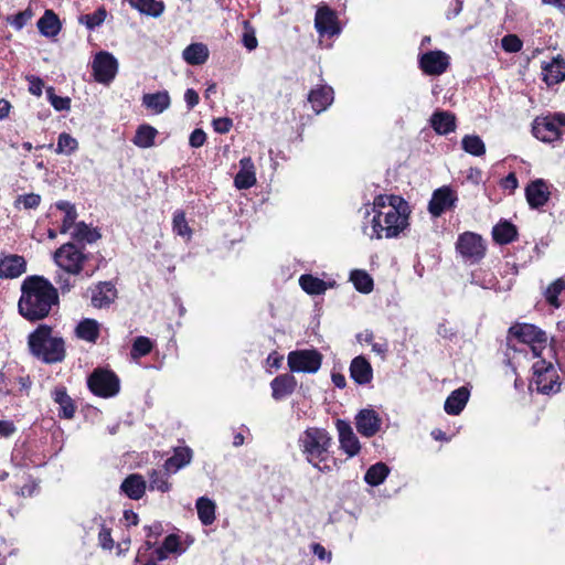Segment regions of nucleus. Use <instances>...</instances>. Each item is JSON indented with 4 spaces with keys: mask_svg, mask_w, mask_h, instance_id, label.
<instances>
[{
    "mask_svg": "<svg viewBox=\"0 0 565 565\" xmlns=\"http://www.w3.org/2000/svg\"><path fill=\"white\" fill-rule=\"evenodd\" d=\"M359 213L362 214L361 230L371 239L399 238L406 236L411 227L412 207L401 195L376 194Z\"/></svg>",
    "mask_w": 565,
    "mask_h": 565,
    "instance_id": "nucleus-1",
    "label": "nucleus"
},
{
    "mask_svg": "<svg viewBox=\"0 0 565 565\" xmlns=\"http://www.w3.org/2000/svg\"><path fill=\"white\" fill-rule=\"evenodd\" d=\"M58 301V291L47 278L31 275L21 284L18 310L25 320L36 322L49 317Z\"/></svg>",
    "mask_w": 565,
    "mask_h": 565,
    "instance_id": "nucleus-2",
    "label": "nucleus"
},
{
    "mask_svg": "<svg viewBox=\"0 0 565 565\" xmlns=\"http://www.w3.org/2000/svg\"><path fill=\"white\" fill-rule=\"evenodd\" d=\"M332 445L330 433L316 426L305 429L298 438V447L307 462L321 472H330L338 467V460L332 456Z\"/></svg>",
    "mask_w": 565,
    "mask_h": 565,
    "instance_id": "nucleus-3",
    "label": "nucleus"
},
{
    "mask_svg": "<svg viewBox=\"0 0 565 565\" xmlns=\"http://www.w3.org/2000/svg\"><path fill=\"white\" fill-rule=\"evenodd\" d=\"M52 332L51 326L39 324L28 337L30 353L45 364L61 363L66 356L63 338L53 337Z\"/></svg>",
    "mask_w": 565,
    "mask_h": 565,
    "instance_id": "nucleus-4",
    "label": "nucleus"
},
{
    "mask_svg": "<svg viewBox=\"0 0 565 565\" xmlns=\"http://www.w3.org/2000/svg\"><path fill=\"white\" fill-rule=\"evenodd\" d=\"M509 334L523 347L521 349L513 348L515 351H526L529 349L533 358L541 356L547 344L546 332L534 324L516 323L509 329Z\"/></svg>",
    "mask_w": 565,
    "mask_h": 565,
    "instance_id": "nucleus-5",
    "label": "nucleus"
},
{
    "mask_svg": "<svg viewBox=\"0 0 565 565\" xmlns=\"http://www.w3.org/2000/svg\"><path fill=\"white\" fill-rule=\"evenodd\" d=\"M90 257V253H85V246H78L73 242L64 243L53 255L54 262L61 269L75 276L84 270L85 263Z\"/></svg>",
    "mask_w": 565,
    "mask_h": 565,
    "instance_id": "nucleus-6",
    "label": "nucleus"
},
{
    "mask_svg": "<svg viewBox=\"0 0 565 565\" xmlns=\"http://www.w3.org/2000/svg\"><path fill=\"white\" fill-rule=\"evenodd\" d=\"M532 134L536 139L547 143L561 139L565 134V114L554 113L536 117L532 125Z\"/></svg>",
    "mask_w": 565,
    "mask_h": 565,
    "instance_id": "nucleus-7",
    "label": "nucleus"
},
{
    "mask_svg": "<svg viewBox=\"0 0 565 565\" xmlns=\"http://www.w3.org/2000/svg\"><path fill=\"white\" fill-rule=\"evenodd\" d=\"M87 386L95 396L109 398L119 393L120 380L113 370L97 367L87 377Z\"/></svg>",
    "mask_w": 565,
    "mask_h": 565,
    "instance_id": "nucleus-8",
    "label": "nucleus"
},
{
    "mask_svg": "<svg viewBox=\"0 0 565 565\" xmlns=\"http://www.w3.org/2000/svg\"><path fill=\"white\" fill-rule=\"evenodd\" d=\"M456 249L466 262L475 264L484 257L486 244L480 235L466 232L459 235Z\"/></svg>",
    "mask_w": 565,
    "mask_h": 565,
    "instance_id": "nucleus-9",
    "label": "nucleus"
},
{
    "mask_svg": "<svg viewBox=\"0 0 565 565\" xmlns=\"http://www.w3.org/2000/svg\"><path fill=\"white\" fill-rule=\"evenodd\" d=\"M291 372L316 373L322 363V354L317 350L291 351L287 358Z\"/></svg>",
    "mask_w": 565,
    "mask_h": 565,
    "instance_id": "nucleus-10",
    "label": "nucleus"
},
{
    "mask_svg": "<svg viewBox=\"0 0 565 565\" xmlns=\"http://www.w3.org/2000/svg\"><path fill=\"white\" fill-rule=\"evenodd\" d=\"M450 65V56L440 50L427 51L418 55V67L428 76L444 74Z\"/></svg>",
    "mask_w": 565,
    "mask_h": 565,
    "instance_id": "nucleus-11",
    "label": "nucleus"
},
{
    "mask_svg": "<svg viewBox=\"0 0 565 565\" xmlns=\"http://www.w3.org/2000/svg\"><path fill=\"white\" fill-rule=\"evenodd\" d=\"M92 68L97 83L109 84L117 74L118 63L114 55L102 51L95 55Z\"/></svg>",
    "mask_w": 565,
    "mask_h": 565,
    "instance_id": "nucleus-12",
    "label": "nucleus"
},
{
    "mask_svg": "<svg viewBox=\"0 0 565 565\" xmlns=\"http://www.w3.org/2000/svg\"><path fill=\"white\" fill-rule=\"evenodd\" d=\"M458 196L450 186H441L434 191L428 203V212L435 216H441L446 211L455 207Z\"/></svg>",
    "mask_w": 565,
    "mask_h": 565,
    "instance_id": "nucleus-13",
    "label": "nucleus"
},
{
    "mask_svg": "<svg viewBox=\"0 0 565 565\" xmlns=\"http://www.w3.org/2000/svg\"><path fill=\"white\" fill-rule=\"evenodd\" d=\"M382 419L373 408H363L355 414V429L364 437H373L377 434Z\"/></svg>",
    "mask_w": 565,
    "mask_h": 565,
    "instance_id": "nucleus-14",
    "label": "nucleus"
},
{
    "mask_svg": "<svg viewBox=\"0 0 565 565\" xmlns=\"http://www.w3.org/2000/svg\"><path fill=\"white\" fill-rule=\"evenodd\" d=\"M51 398L56 405H58L57 416L60 418L70 420L75 417L77 405L70 396L67 388L64 385H56L51 392Z\"/></svg>",
    "mask_w": 565,
    "mask_h": 565,
    "instance_id": "nucleus-15",
    "label": "nucleus"
},
{
    "mask_svg": "<svg viewBox=\"0 0 565 565\" xmlns=\"http://www.w3.org/2000/svg\"><path fill=\"white\" fill-rule=\"evenodd\" d=\"M315 26L320 35L333 36L339 34L341 29L338 22V17L334 11L324 6L317 10L315 17Z\"/></svg>",
    "mask_w": 565,
    "mask_h": 565,
    "instance_id": "nucleus-16",
    "label": "nucleus"
},
{
    "mask_svg": "<svg viewBox=\"0 0 565 565\" xmlns=\"http://www.w3.org/2000/svg\"><path fill=\"white\" fill-rule=\"evenodd\" d=\"M26 270L23 256L11 254L0 256V279H14Z\"/></svg>",
    "mask_w": 565,
    "mask_h": 565,
    "instance_id": "nucleus-17",
    "label": "nucleus"
},
{
    "mask_svg": "<svg viewBox=\"0 0 565 565\" xmlns=\"http://www.w3.org/2000/svg\"><path fill=\"white\" fill-rule=\"evenodd\" d=\"M525 198L531 209H541L550 200L547 183L543 179L530 182L525 188Z\"/></svg>",
    "mask_w": 565,
    "mask_h": 565,
    "instance_id": "nucleus-18",
    "label": "nucleus"
},
{
    "mask_svg": "<svg viewBox=\"0 0 565 565\" xmlns=\"http://www.w3.org/2000/svg\"><path fill=\"white\" fill-rule=\"evenodd\" d=\"M271 396L275 401H280L291 395L297 387V380L290 373L277 375L271 382Z\"/></svg>",
    "mask_w": 565,
    "mask_h": 565,
    "instance_id": "nucleus-19",
    "label": "nucleus"
},
{
    "mask_svg": "<svg viewBox=\"0 0 565 565\" xmlns=\"http://www.w3.org/2000/svg\"><path fill=\"white\" fill-rule=\"evenodd\" d=\"M431 128L437 135L446 136L456 130V116L448 110H435L429 119Z\"/></svg>",
    "mask_w": 565,
    "mask_h": 565,
    "instance_id": "nucleus-20",
    "label": "nucleus"
},
{
    "mask_svg": "<svg viewBox=\"0 0 565 565\" xmlns=\"http://www.w3.org/2000/svg\"><path fill=\"white\" fill-rule=\"evenodd\" d=\"M241 169L234 178V184L238 190H246L256 183L255 166L250 157L239 160Z\"/></svg>",
    "mask_w": 565,
    "mask_h": 565,
    "instance_id": "nucleus-21",
    "label": "nucleus"
},
{
    "mask_svg": "<svg viewBox=\"0 0 565 565\" xmlns=\"http://www.w3.org/2000/svg\"><path fill=\"white\" fill-rule=\"evenodd\" d=\"M542 75L547 86L562 83L565 79V61L561 56L554 57L542 66Z\"/></svg>",
    "mask_w": 565,
    "mask_h": 565,
    "instance_id": "nucleus-22",
    "label": "nucleus"
},
{
    "mask_svg": "<svg viewBox=\"0 0 565 565\" xmlns=\"http://www.w3.org/2000/svg\"><path fill=\"white\" fill-rule=\"evenodd\" d=\"M173 475L166 468L151 469L148 471V483L147 488L150 491H159L161 493L170 492L173 488V483L170 481V476Z\"/></svg>",
    "mask_w": 565,
    "mask_h": 565,
    "instance_id": "nucleus-23",
    "label": "nucleus"
},
{
    "mask_svg": "<svg viewBox=\"0 0 565 565\" xmlns=\"http://www.w3.org/2000/svg\"><path fill=\"white\" fill-rule=\"evenodd\" d=\"M147 489V481L139 473H131L124 479L120 490L131 500H140Z\"/></svg>",
    "mask_w": 565,
    "mask_h": 565,
    "instance_id": "nucleus-24",
    "label": "nucleus"
},
{
    "mask_svg": "<svg viewBox=\"0 0 565 565\" xmlns=\"http://www.w3.org/2000/svg\"><path fill=\"white\" fill-rule=\"evenodd\" d=\"M192 458L193 450L190 447H175L173 448L172 456L164 461L163 468L172 473H177L179 470L190 465Z\"/></svg>",
    "mask_w": 565,
    "mask_h": 565,
    "instance_id": "nucleus-25",
    "label": "nucleus"
},
{
    "mask_svg": "<svg viewBox=\"0 0 565 565\" xmlns=\"http://www.w3.org/2000/svg\"><path fill=\"white\" fill-rule=\"evenodd\" d=\"M117 297V290L110 281H102L92 294V305L95 308L108 307L115 301Z\"/></svg>",
    "mask_w": 565,
    "mask_h": 565,
    "instance_id": "nucleus-26",
    "label": "nucleus"
},
{
    "mask_svg": "<svg viewBox=\"0 0 565 565\" xmlns=\"http://www.w3.org/2000/svg\"><path fill=\"white\" fill-rule=\"evenodd\" d=\"M470 392L466 386H461L450 393L446 398L444 409L448 415H459L468 403Z\"/></svg>",
    "mask_w": 565,
    "mask_h": 565,
    "instance_id": "nucleus-27",
    "label": "nucleus"
},
{
    "mask_svg": "<svg viewBox=\"0 0 565 565\" xmlns=\"http://www.w3.org/2000/svg\"><path fill=\"white\" fill-rule=\"evenodd\" d=\"M333 100V90L329 86H320L311 89L308 94V102L316 114L326 110Z\"/></svg>",
    "mask_w": 565,
    "mask_h": 565,
    "instance_id": "nucleus-28",
    "label": "nucleus"
},
{
    "mask_svg": "<svg viewBox=\"0 0 565 565\" xmlns=\"http://www.w3.org/2000/svg\"><path fill=\"white\" fill-rule=\"evenodd\" d=\"M518 237L516 226L508 220H500L492 228V238L499 245H507Z\"/></svg>",
    "mask_w": 565,
    "mask_h": 565,
    "instance_id": "nucleus-29",
    "label": "nucleus"
},
{
    "mask_svg": "<svg viewBox=\"0 0 565 565\" xmlns=\"http://www.w3.org/2000/svg\"><path fill=\"white\" fill-rule=\"evenodd\" d=\"M36 25L40 33L46 38L56 36L62 29L60 18L53 10H45Z\"/></svg>",
    "mask_w": 565,
    "mask_h": 565,
    "instance_id": "nucleus-30",
    "label": "nucleus"
},
{
    "mask_svg": "<svg viewBox=\"0 0 565 565\" xmlns=\"http://www.w3.org/2000/svg\"><path fill=\"white\" fill-rule=\"evenodd\" d=\"M102 234L98 228L90 227L85 222H78L72 233L73 243L78 246H85V243L93 244L100 239Z\"/></svg>",
    "mask_w": 565,
    "mask_h": 565,
    "instance_id": "nucleus-31",
    "label": "nucleus"
},
{
    "mask_svg": "<svg viewBox=\"0 0 565 565\" xmlns=\"http://www.w3.org/2000/svg\"><path fill=\"white\" fill-rule=\"evenodd\" d=\"M75 334L81 340L96 343L100 335L99 323L95 319L85 318L76 326Z\"/></svg>",
    "mask_w": 565,
    "mask_h": 565,
    "instance_id": "nucleus-32",
    "label": "nucleus"
},
{
    "mask_svg": "<svg viewBox=\"0 0 565 565\" xmlns=\"http://www.w3.org/2000/svg\"><path fill=\"white\" fill-rule=\"evenodd\" d=\"M335 428L339 435L340 448L347 454V459L353 457V429L348 420L338 418Z\"/></svg>",
    "mask_w": 565,
    "mask_h": 565,
    "instance_id": "nucleus-33",
    "label": "nucleus"
},
{
    "mask_svg": "<svg viewBox=\"0 0 565 565\" xmlns=\"http://www.w3.org/2000/svg\"><path fill=\"white\" fill-rule=\"evenodd\" d=\"M209 55V49L204 43H191L182 52V57L189 65H202Z\"/></svg>",
    "mask_w": 565,
    "mask_h": 565,
    "instance_id": "nucleus-34",
    "label": "nucleus"
},
{
    "mask_svg": "<svg viewBox=\"0 0 565 565\" xmlns=\"http://www.w3.org/2000/svg\"><path fill=\"white\" fill-rule=\"evenodd\" d=\"M129 6L141 14L158 18L160 17L166 6L161 0H127Z\"/></svg>",
    "mask_w": 565,
    "mask_h": 565,
    "instance_id": "nucleus-35",
    "label": "nucleus"
},
{
    "mask_svg": "<svg viewBox=\"0 0 565 565\" xmlns=\"http://www.w3.org/2000/svg\"><path fill=\"white\" fill-rule=\"evenodd\" d=\"M532 384L536 385L537 392L548 395L559 392L562 383L558 381L556 371H552L545 376H533Z\"/></svg>",
    "mask_w": 565,
    "mask_h": 565,
    "instance_id": "nucleus-36",
    "label": "nucleus"
},
{
    "mask_svg": "<svg viewBox=\"0 0 565 565\" xmlns=\"http://www.w3.org/2000/svg\"><path fill=\"white\" fill-rule=\"evenodd\" d=\"M142 104L152 109L156 114H161L170 106V96L167 90L153 94H145Z\"/></svg>",
    "mask_w": 565,
    "mask_h": 565,
    "instance_id": "nucleus-37",
    "label": "nucleus"
},
{
    "mask_svg": "<svg viewBox=\"0 0 565 565\" xmlns=\"http://www.w3.org/2000/svg\"><path fill=\"white\" fill-rule=\"evenodd\" d=\"M158 135V130L148 124L138 126L136 134L132 138L135 146L139 148H150L154 145V139Z\"/></svg>",
    "mask_w": 565,
    "mask_h": 565,
    "instance_id": "nucleus-38",
    "label": "nucleus"
},
{
    "mask_svg": "<svg viewBox=\"0 0 565 565\" xmlns=\"http://www.w3.org/2000/svg\"><path fill=\"white\" fill-rule=\"evenodd\" d=\"M195 507L198 511V518L201 523L203 525L213 524L215 521V503L206 497H201L196 500Z\"/></svg>",
    "mask_w": 565,
    "mask_h": 565,
    "instance_id": "nucleus-39",
    "label": "nucleus"
},
{
    "mask_svg": "<svg viewBox=\"0 0 565 565\" xmlns=\"http://www.w3.org/2000/svg\"><path fill=\"white\" fill-rule=\"evenodd\" d=\"M373 381V367L364 355L355 356V384L367 385Z\"/></svg>",
    "mask_w": 565,
    "mask_h": 565,
    "instance_id": "nucleus-40",
    "label": "nucleus"
},
{
    "mask_svg": "<svg viewBox=\"0 0 565 565\" xmlns=\"http://www.w3.org/2000/svg\"><path fill=\"white\" fill-rule=\"evenodd\" d=\"M299 285L303 291L308 295H321L323 294L328 286L327 282L318 277H315L310 274H303L299 278Z\"/></svg>",
    "mask_w": 565,
    "mask_h": 565,
    "instance_id": "nucleus-41",
    "label": "nucleus"
},
{
    "mask_svg": "<svg viewBox=\"0 0 565 565\" xmlns=\"http://www.w3.org/2000/svg\"><path fill=\"white\" fill-rule=\"evenodd\" d=\"M390 473V468L384 462L372 465L365 472L364 480L370 486L381 484Z\"/></svg>",
    "mask_w": 565,
    "mask_h": 565,
    "instance_id": "nucleus-42",
    "label": "nucleus"
},
{
    "mask_svg": "<svg viewBox=\"0 0 565 565\" xmlns=\"http://www.w3.org/2000/svg\"><path fill=\"white\" fill-rule=\"evenodd\" d=\"M563 291H565V279L557 278L544 290V298L551 307L558 309L562 306L558 297Z\"/></svg>",
    "mask_w": 565,
    "mask_h": 565,
    "instance_id": "nucleus-43",
    "label": "nucleus"
},
{
    "mask_svg": "<svg viewBox=\"0 0 565 565\" xmlns=\"http://www.w3.org/2000/svg\"><path fill=\"white\" fill-rule=\"evenodd\" d=\"M461 147L467 153L475 157H480L486 153V145L477 135H466L461 140Z\"/></svg>",
    "mask_w": 565,
    "mask_h": 565,
    "instance_id": "nucleus-44",
    "label": "nucleus"
},
{
    "mask_svg": "<svg viewBox=\"0 0 565 565\" xmlns=\"http://www.w3.org/2000/svg\"><path fill=\"white\" fill-rule=\"evenodd\" d=\"M78 149V141L68 132H62L57 138L55 152L61 154H72Z\"/></svg>",
    "mask_w": 565,
    "mask_h": 565,
    "instance_id": "nucleus-45",
    "label": "nucleus"
},
{
    "mask_svg": "<svg viewBox=\"0 0 565 565\" xmlns=\"http://www.w3.org/2000/svg\"><path fill=\"white\" fill-rule=\"evenodd\" d=\"M153 349L152 341L143 335H139L134 340L131 345L130 355L132 359H139L148 355Z\"/></svg>",
    "mask_w": 565,
    "mask_h": 565,
    "instance_id": "nucleus-46",
    "label": "nucleus"
},
{
    "mask_svg": "<svg viewBox=\"0 0 565 565\" xmlns=\"http://www.w3.org/2000/svg\"><path fill=\"white\" fill-rule=\"evenodd\" d=\"M470 284L483 289H492L497 285V279L492 273L478 269L471 273Z\"/></svg>",
    "mask_w": 565,
    "mask_h": 565,
    "instance_id": "nucleus-47",
    "label": "nucleus"
},
{
    "mask_svg": "<svg viewBox=\"0 0 565 565\" xmlns=\"http://www.w3.org/2000/svg\"><path fill=\"white\" fill-rule=\"evenodd\" d=\"M374 289L372 276L364 269H355V291L370 294Z\"/></svg>",
    "mask_w": 565,
    "mask_h": 565,
    "instance_id": "nucleus-48",
    "label": "nucleus"
},
{
    "mask_svg": "<svg viewBox=\"0 0 565 565\" xmlns=\"http://www.w3.org/2000/svg\"><path fill=\"white\" fill-rule=\"evenodd\" d=\"M106 17V9L104 7H99L93 13L82 15L79 21L84 23L87 29L94 30L105 21Z\"/></svg>",
    "mask_w": 565,
    "mask_h": 565,
    "instance_id": "nucleus-49",
    "label": "nucleus"
},
{
    "mask_svg": "<svg viewBox=\"0 0 565 565\" xmlns=\"http://www.w3.org/2000/svg\"><path fill=\"white\" fill-rule=\"evenodd\" d=\"M172 230L177 235L191 236L192 230L186 222L184 211L178 210L174 212L172 220Z\"/></svg>",
    "mask_w": 565,
    "mask_h": 565,
    "instance_id": "nucleus-50",
    "label": "nucleus"
},
{
    "mask_svg": "<svg viewBox=\"0 0 565 565\" xmlns=\"http://www.w3.org/2000/svg\"><path fill=\"white\" fill-rule=\"evenodd\" d=\"M41 201H42V198L40 194L28 193V194L18 195L17 199L14 200L13 205L15 209H20L22 206L24 210H35L40 206Z\"/></svg>",
    "mask_w": 565,
    "mask_h": 565,
    "instance_id": "nucleus-51",
    "label": "nucleus"
},
{
    "mask_svg": "<svg viewBox=\"0 0 565 565\" xmlns=\"http://www.w3.org/2000/svg\"><path fill=\"white\" fill-rule=\"evenodd\" d=\"M46 96L55 110L63 111L71 108V98L57 96L53 86L46 88Z\"/></svg>",
    "mask_w": 565,
    "mask_h": 565,
    "instance_id": "nucleus-52",
    "label": "nucleus"
},
{
    "mask_svg": "<svg viewBox=\"0 0 565 565\" xmlns=\"http://www.w3.org/2000/svg\"><path fill=\"white\" fill-rule=\"evenodd\" d=\"M502 49L508 53H516L522 50L523 43L515 34H507L501 40Z\"/></svg>",
    "mask_w": 565,
    "mask_h": 565,
    "instance_id": "nucleus-53",
    "label": "nucleus"
},
{
    "mask_svg": "<svg viewBox=\"0 0 565 565\" xmlns=\"http://www.w3.org/2000/svg\"><path fill=\"white\" fill-rule=\"evenodd\" d=\"M32 15L33 13L31 9H25L12 17H9L8 21L15 30H21L31 20Z\"/></svg>",
    "mask_w": 565,
    "mask_h": 565,
    "instance_id": "nucleus-54",
    "label": "nucleus"
},
{
    "mask_svg": "<svg viewBox=\"0 0 565 565\" xmlns=\"http://www.w3.org/2000/svg\"><path fill=\"white\" fill-rule=\"evenodd\" d=\"M98 543L104 550H113L114 540L111 537V530L105 525H102L98 533Z\"/></svg>",
    "mask_w": 565,
    "mask_h": 565,
    "instance_id": "nucleus-55",
    "label": "nucleus"
},
{
    "mask_svg": "<svg viewBox=\"0 0 565 565\" xmlns=\"http://www.w3.org/2000/svg\"><path fill=\"white\" fill-rule=\"evenodd\" d=\"M533 370V376H545L548 375L552 371H555L554 365L551 362L545 361L544 359H541L536 361L532 365Z\"/></svg>",
    "mask_w": 565,
    "mask_h": 565,
    "instance_id": "nucleus-56",
    "label": "nucleus"
},
{
    "mask_svg": "<svg viewBox=\"0 0 565 565\" xmlns=\"http://www.w3.org/2000/svg\"><path fill=\"white\" fill-rule=\"evenodd\" d=\"M25 79L29 83V92L32 95L40 97L44 88V81L35 75H28Z\"/></svg>",
    "mask_w": 565,
    "mask_h": 565,
    "instance_id": "nucleus-57",
    "label": "nucleus"
},
{
    "mask_svg": "<svg viewBox=\"0 0 565 565\" xmlns=\"http://www.w3.org/2000/svg\"><path fill=\"white\" fill-rule=\"evenodd\" d=\"M212 126L217 134H227L233 127V120L228 117L215 118L212 121Z\"/></svg>",
    "mask_w": 565,
    "mask_h": 565,
    "instance_id": "nucleus-58",
    "label": "nucleus"
},
{
    "mask_svg": "<svg viewBox=\"0 0 565 565\" xmlns=\"http://www.w3.org/2000/svg\"><path fill=\"white\" fill-rule=\"evenodd\" d=\"M163 550L170 553H180V537L177 534H169L162 543Z\"/></svg>",
    "mask_w": 565,
    "mask_h": 565,
    "instance_id": "nucleus-59",
    "label": "nucleus"
},
{
    "mask_svg": "<svg viewBox=\"0 0 565 565\" xmlns=\"http://www.w3.org/2000/svg\"><path fill=\"white\" fill-rule=\"evenodd\" d=\"M76 218H77L76 207L71 211H66V214H64L62 225L60 227V233H62V234L67 233L74 225H76L75 224Z\"/></svg>",
    "mask_w": 565,
    "mask_h": 565,
    "instance_id": "nucleus-60",
    "label": "nucleus"
},
{
    "mask_svg": "<svg viewBox=\"0 0 565 565\" xmlns=\"http://www.w3.org/2000/svg\"><path fill=\"white\" fill-rule=\"evenodd\" d=\"M310 550H311L312 554H313L315 556H317V558H318L319 561H322V562H324V561H326V562H330V561H331V558H332V554H331V552H330V551H327V548H326L323 545H321L320 543H312V544L310 545Z\"/></svg>",
    "mask_w": 565,
    "mask_h": 565,
    "instance_id": "nucleus-61",
    "label": "nucleus"
},
{
    "mask_svg": "<svg viewBox=\"0 0 565 565\" xmlns=\"http://www.w3.org/2000/svg\"><path fill=\"white\" fill-rule=\"evenodd\" d=\"M206 141V134L201 128L194 129L189 138V143L192 148H200Z\"/></svg>",
    "mask_w": 565,
    "mask_h": 565,
    "instance_id": "nucleus-62",
    "label": "nucleus"
},
{
    "mask_svg": "<svg viewBox=\"0 0 565 565\" xmlns=\"http://www.w3.org/2000/svg\"><path fill=\"white\" fill-rule=\"evenodd\" d=\"M242 42H243V45L248 50V51H253L257 47L258 45V41L256 39V35H255V32L253 29L250 30H246L244 33H243V38H242Z\"/></svg>",
    "mask_w": 565,
    "mask_h": 565,
    "instance_id": "nucleus-63",
    "label": "nucleus"
},
{
    "mask_svg": "<svg viewBox=\"0 0 565 565\" xmlns=\"http://www.w3.org/2000/svg\"><path fill=\"white\" fill-rule=\"evenodd\" d=\"M500 185L503 190H508L510 192H513L518 185H519V181H518V178L515 175L514 172H510L507 177H504L501 182H500Z\"/></svg>",
    "mask_w": 565,
    "mask_h": 565,
    "instance_id": "nucleus-64",
    "label": "nucleus"
}]
</instances>
